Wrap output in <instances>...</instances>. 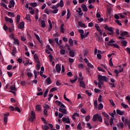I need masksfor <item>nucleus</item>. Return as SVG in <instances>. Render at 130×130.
<instances>
[{"instance_id": "obj_26", "label": "nucleus", "mask_w": 130, "mask_h": 130, "mask_svg": "<svg viewBox=\"0 0 130 130\" xmlns=\"http://www.w3.org/2000/svg\"><path fill=\"white\" fill-rule=\"evenodd\" d=\"M36 110L37 111H41V107L40 105H38L36 106Z\"/></svg>"}, {"instance_id": "obj_54", "label": "nucleus", "mask_w": 130, "mask_h": 130, "mask_svg": "<svg viewBox=\"0 0 130 130\" xmlns=\"http://www.w3.org/2000/svg\"><path fill=\"white\" fill-rule=\"evenodd\" d=\"M52 97H53V94H52V93L49 94V97L48 98V101H50V100H51V98H52Z\"/></svg>"}, {"instance_id": "obj_32", "label": "nucleus", "mask_w": 130, "mask_h": 130, "mask_svg": "<svg viewBox=\"0 0 130 130\" xmlns=\"http://www.w3.org/2000/svg\"><path fill=\"white\" fill-rule=\"evenodd\" d=\"M58 4L60 6V8H63V6H64V4H63V1L62 0H60Z\"/></svg>"}, {"instance_id": "obj_16", "label": "nucleus", "mask_w": 130, "mask_h": 130, "mask_svg": "<svg viewBox=\"0 0 130 130\" xmlns=\"http://www.w3.org/2000/svg\"><path fill=\"white\" fill-rule=\"evenodd\" d=\"M67 19L69 20L70 19V18H71V16L72 15V13H71V11H70V9L67 10Z\"/></svg>"}, {"instance_id": "obj_19", "label": "nucleus", "mask_w": 130, "mask_h": 130, "mask_svg": "<svg viewBox=\"0 0 130 130\" xmlns=\"http://www.w3.org/2000/svg\"><path fill=\"white\" fill-rule=\"evenodd\" d=\"M116 112L119 115H123V114H124V112L121 111L119 109H117Z\"/></svg>"}, {"instance_id": "obj_22", "label": "nucleus", "mask_w": 130, "mask_h": 130, "mask_svg": "<svg viewBox=\"0 0 130 130\" xmlns=\"http://www.w3.org/2000/svg\"><path fill=\"white\" fill-rule=\"evenodd\" d=\"M8 16H9V17H11V18H14V17H15V14L11 12H8Z\"/></svg>"}, {"instance_id": "obj_40", "label": "nucleus", "mask_w": 130, "mask_h": 130, "mask_svg": "<svg viewBox=\"0 0 130 130\" xmlns=\"http://www.w3.org/2000/svg\"><path fill=\"white\" fill-rule=\"evenodd\" d=\"M30 6L32 7L33 8H35L37 7V3H32L30 4Z\"/></svg>"}, {"instance_id": "obj_48", "label": "nucleus", "mask_w": 130, "mask_h": 130, "mask_svg": "<svg viewBox=\"0 0 130 130\" xmlns=\"http://www.w3.org/2000/svg\"><path fill=\"white\" fill-rule=\"evenodd\" d=\"M78 68L79 69H84V68H85V66H84L83 63H80L78 65Z\"/></svg>"}, {"instance_id": "obj_18", "label": "nucleus", "mask_w": 130, "mask_h": 130, "mask_svg": "<svg viewBox=\"0 0 130 130\" xmlns=\"http://www.w3.org/2000/svg\"><path fill=\"white\" fill-rule=\"evenodd\" d=\"M102 115H103V116H104V117H106V118H108V119H109V115H108V114H107L106 112H102Z\"/></svg>"}, {"instance_id": "obj_15", "label": "nucleus", "mask_w": 130, "mask_h": 130, "mask_svg": "<svg viewBox=\"0 0 130 130\" xmlns=\"http://www.w3.org/2000/svg\"><path fill=\"white\" fill-rule=\"evenodd\" d=\"M80 86L82 88H86V84L85 83V82L83 81H80Z\"/></svg>"}, {"instance_id": "obj_45", "label": "nucleus", "mask_w": 130, "mask_h": 130, "mask_svg": "<svg viewBox=\"0 0 130 130\" xmlns=\"http://www.w3.org/2000/svg\"><path fill=\"white\" fill-rule=\"evenodd\" d=\"M48 92H49L48 89H47L44 93V97L45 98V97H47V94H48Z\"/></svg>"}, {"instance_id": "obj_12", "label": "nucleus", "mask_w": 130, "mask_h": 130, "mask_svg": "<svg viewBox=\"0 0 130 130\" xmlns=\"http://www.w3.org/2000/svg\"><path fill=\"white\" fill-rule=\"evenodd\" d=\"M18 27L19 29H23V28H24V27H25V23H24V22H21L18 24Z\"/></svg>"}, {"instance_id": "obj_49", "label": "nucleus", "mask_w": 130, "mask_h": 130, "mask_svg": "<svg viewBox=\"0 0 130 130\" xmlns=\"http://www.w3.org/2000/svg\"><path fill=\"white\" fill-rule=\"evenodd\" d=\"M121 105V106H122V107L123 108H127V107H128V106L127 105H126L125 104H124L123 103H122Z\"/></svg>"}, {"instance_id": "obj_4", "label": "nucleus", "mask_w": 130, "mask_h": 130, "mask_svg": "<svg viewBox=\"0 0 130 130\" xmlns=\"http://www.w3.org/2000/svg\"><path fill=\"white\" fill-rule=\"evenodd\" d=\"M31 117H29L28 119L29 121H31L33 122L34 121V119L36 118V115H35V112L32 111L31 113Z\"/></svg>"}, {"instance_id": "obj_59", "label": "nucleus", "mask_w": 130, "mask_h": 130, "mask_svg": "<svg viewBox=\"0 0 130 130\" xmlns=\"http://www.w3.org/2000/svg\"><path fill=\"white\" fill-rule=\"evenodd\" d=\"M86 125L89 129H92V126L91 125V124L90 123H87Z\"/></svg>"}, {"instance_id": "obj_23", "label": "nucleus", "mask_w": 130, "mask_h": 130, "mask_svg": "<svg viewBox=\"0 0 130 130\" xmlns=\"http://www.w3.org/2000/svg\"><path fill=\"white\" fill-rule=\"evenodd\" d=\"M21 19V16L18 14L16 16V24H18L20 22V19Z\"/></svg>"}, {"instance_id": "obj_3", "label": "nucleus", "mask_w": 130, "mask_h": 130, "mask_svg": "<svg viewBox=\"0 0 130 130\" xmlns=\"http://www.w3.org/2000/svg\"><path fill=\"white\" fill-rule=\"evenodd\" d=\"M112 43H115V41L113 40H111L108 43V45L109 46H113L115 47V48H117L118 49H119V46L116 44H112Z\"/></svg>"}, {"instance_id": "obj_27", "label": "nucleus", "mask_w": 130, "mask_h": 130, "mask_svg": "<svg viewBox=\"0 0 130 130\" xmlns=\"http://www.w3.org/2000/svg\"><path fill=\"white\" fill-rule=\"evenodd\" d=\"M48 57L50 62H52V61L53 60V56L52 55V54H50L48 56Z\"/></svg>"}, {"instance_id": "obj_62", "label": "nucleus", "mask_w": 130, "mask_h": 130, "mask_svg": "<svg viewBox=\"0 0 130 130\" xmlns=\"http://www.w3.org/2000/svg\"><path fill=\"white\" fill-rule=\"evenodd\" d=\"M90 115H87L85 117V120L86 121L88 122L90 120Z\"/></svg>"}, {"instance_id": "obj_43", "label": "nucleus", "mask_w": 130, "mask_h": 130, "mask_svg": "<svg viewBox=\"0 0 130 130\" xmlns=\"http://www.w3.org/2000/svg\"><path fill=\"white\" fill-rule=\"evenodd\" d=\"M14 44H17V45H20V42L17 39H14Z\"/></svg>"}, {"instance_id": "obj_24", "label": "nucleus", "mask_w": 130, "mask_h": 130, "mask_svg": "<svg viewBox=\"0 0 130 130\" xmlns=\"http://www.w3.org/2000/svg\"><path fill=\"white\" fill-rule=\"evenodd\" d=\"M47 85H50L51 84V79H50V77H48L46 80Z\"/></svg>"}, {"instance_id": "obj_36", "label": "nucleus", "mask_w": 130, "mask_h": 130, "mask_svg": "<svg viewBox=\"0 0 130 130\" xmlns=\"http://www.w3.org/2000/svg\"><path fill=\"white\" fill-rule=\"evenodd\" d=\"M108 31L111 32L110 33H109V35H112V34H113V30L112 29V27H109Z\"/></svg>"}, {"instance_id": "obj_31", "label": "nucleus", "mask_w": 130, "mask_h": 130, "mask_svg": "<svg viewBox=\"0 0 130 130\" xmlns=\"http://www.w3.org/2000/svg\"><path fill=\"white\" fill-rule=\"evenodd\" d=\"M127 34H128V32L127 31H124V32H121L120 36L123 37L124 36H126V35H127Z\"/></svg>"}, {"instance_id": "obj_52", "label": "nucleus", "mask_w": 130, "mask_h": 130, "mask_svg": "<svg viewBox=\"0 0 130 130\" xmlns=\"http://www.w3.org/2000/svg\"><path fill=\"white\" fill-rule=\"evenodd\" d=\"M98 71H99L100 72H103V73H105V72H106L105 70H104V69H103L101 67H98Z\"/></svg>"}, {"instance_id": "obj_33", "label": "nucleus", "mask_w": 130, "mask_h": 130, "mask_svg": "<svg viewBox=\"0 0 130 130\" xmlns=\"http://www.w3.org/2000/svg\"><path fill=\"white\" fill-rule=\"evenodd\" d=\"M87 67L88 69H94V66H93L91 63L88 62L87 63Z\"/></svg>"}, {"instance_id": "obj_47", "label": "nucleus", "mask_w": 130, "mask_h": 130, "mask_svg": "<svg viewBox=\"0 0 130 130\" xmlns=\"http://www.w3.org/2000/svg\"><path fill=\"white\" fill-rule=\"evenodd\" d=\"M109 66L110 67H113V62H112V58H111L109 60Z\"/></svg>"}, {"instance_id": "obj_20", "label": "nucleus", "mask_w": 130, "mask_h": 130, "mask_svg": "<svg viewBox=\"0 0 130 130\" xmlns=\"http://www.w3.org/2000/svg\"><path fill=\"white\" fill-rule=\"evenodd\" d=\"M63 26H64V24H62L60 25V32H61V33H64V28H63Z\"/></svg>"}, {"instance_id": "obj_17", "label": "nucleus", "mask_w": 130, "mask_h": 130, "mask_svg": "<svg viewBox=\"0 0 130 130\" xmlns=\"http://www.w3.org/2000/svg\"><path fill=\"white\" fill-rule=\"evenodd\" d=\"M124 123H125V124H127L128 129H130V120L128 121L127 119H125V121H124Z\"/></svg>"}, {"instance_id": "obj_42", "label": "nucleus", "mask_w": 130, "mask_h": 130, "mask_svg": "<svg viewBox=\"0 0 130 130\" xmlns=\"http://www.w3.org/2000/svg\"><path fill=\"white\" fill-rule=\"evenodd\" d=\"M58 12V9H56L54 10H52L51 11V13H52V14H57Z\"/></svg>"}, {"instance_id": "obj_1", "label": "nucleus", "mask_w": 130, "mask_h": 130, "mask_svg": "<svg viewBox=\"0 0 130 130\" xmlns=\"http://www.w3.org/2000/svg\"><path fill=\"white\" fill-rule=\"evenodd\" d=\"M98 79L99 80V82L101 83V85H103L104 84V82H108L107 80H108L107 77L105 76H102L100 74L98 75Z\"/></svg>"}, {"instance_id": "obj_57", "label": "nucleus", "mask_w": 130, "mask_h": 130, "mask_svg": "<svg viewBox=\"0 0 130 130\" xmlns=\"http://www.w3.org/2000/svg\"><path fill=\"white\" fill-rule=\"evenodd\" d=\"M10 89L12 90V91H17V88L15 86H11Z\"/></svg>"}, {"instance_id": "obj_28", "label": "nucleus", "mask_w": 130, "mask_h": 130, "mask_svg": "<svg viewBox=\"0 0 130 130\" xmlns=\"http://www.w3.org/2000/svg\"><path fill=\"white\" fill-rule=\"evenodd\" d=\"M63 98H64V100H66V101H68V102H69V103H72V101L70 99H68V98H67L66 94H64L63 95Z\"/></svg>"}, {"instance_id": "obj_2", "label": "nucleus", "mask_w": 130, "mask_h": 130, "mask_svg": "<svg viewBox=\"0 0 130 130\" xmlns=\"http://www.w3.org/2000/svg\"><path fill=\"white\" fill-rule=\"evenodd\" d=\"M92 119L93 121H97V120H99L100 122H102L103 121L102 116L98 114L93 115Z\"/></svg>"}, {"instance_id": "obj_53", "label": "nucleus", "mask_w": 130, "mask_h": 130, "mask_svg": "<svg viewBox=\"0 0 130 130\" xmlns=\"http://www.w3.org/2000/svg\"><path fill=\"white\" fill-rule=\"evenodd\" d=\"M95 28L96 29V30H97L98 31H99V30L101 29H100V26H99V25H98V24H97V23H95Z\"/></svg>"}, {"instance_id": "obj_64", "label": "nucleus", "mask_w": 130, "mask_h": 130, "mask_svg": "<svg viewBox=\"0 0 130 130\" xmlns=\"http://www.w3.org/2000/svg\"><path fill=\"white\" fill-rule=\"evenodd\" d=\"M44 12H45V14H47V15H49V11H48V8H46L44 10Z\"/></svg>"}, {"instance_id": "obj_21", "label": "nucleus", "mask_w": 130, "mask_h": 130, "mask_svg": "<svg viewBox=\"0 0 130 130\" xmlns=\"http://www.w3.org/2000/svg\"><path fill=\"white\" fill-rule=\"evenodd\" d=\"M121 44L122 45V46L125 47L127 44V42L125 40H123L121 41Z\"/></svg>"}, {"instance_id": "obj_34", "label": "nucleus", "mask_w": 130, "mask_h": 130, "mask_svg": "<svg viewBox=\"0 0 130 130\" xmlns=\"http://www.w3.org/2000/svg\"><path fill=\"white\" fill-rule=\"evenodd\" d=\"M69 43L70 46H73V44H74V41H73V39H69Z\"/></svg>"}, {"instance_id": "obj_56", "label": "nucleus", "mask_w": 130, "mask_h": 130, "mask_svg": "<svg viewBox=\"0 0 130 130\" xmlns=\"http://www.w3.org/2000/svg\"><path fill=\"white\" fill-rule=\"evenodd\" d=\"M82 124L81 123V122H79L78 125H77V128L78 129H82Z\"/></svg>"}, {"instance_id": "obj_58", "label": "nucleus", "mask_w": 130, "mask_h": 130, "mask_svg": "<svg viewBox=\"0 0 130 130\" xmlns=\"http://www.w3.org/2000/svg\"><path fill=\"white\" fill-rule=\"evenodd\" d=\"M51 29H52V24H49V28H48V31L50 32L51 30Z\"/></svg>"}, {"instance_id": "obj_44", "label": "nucleus", "mask_w": 130, "mask_h": 130, "mask_svg": "<svg viewBox=\"0 0 130 130\" xmlns=\"http://www.w3.org/2000/svg\"><path fill=\"white\" fill-rule=\"evenodd\" d=\"M34 35L36 39H37V40L40 42V37H39V36H38V35H37V34H34Z\"/></svg>"}, {"instance_id": "obj_38", "label": "nucleus", "mask_w": 130, "mask_h": 130, "mask_svg": "<svg viewBox=\"0 0 130 130\" xmlns=\"http://www.w3.org/2000/svg\"><path fill=\"white\" fill-rule=\"evenodd\" d=\"M43 129L44 130H48V129H49V126H48L47 125H45L43 126Z\"/></svg>"}, {"instance_id": "obj_7", "label": "nucleus", "mask_w": 130, "mask_h": 130, "mask_svg": "<svg viewBox=\"0 0 130 130\" xmlns=\"http://www.w3.org/2000/svg\"><path fill=\"white\" fill-rule=\"evenodd\" d=\"M59 112H61V113H62V114H67V113H68L67 112V110L65 108H59Z\"/></svg>"}, {"instance_id": "obj_60", "label": "nucleus", "mask_w": 130, "mask_h": 130, "mask_svg": "<svg viewBox=\"0 0 130 130\" xmlns=\"http://www.w3.org/2000/svg\"><path fill=\"white\" fill-rule=\"evenodd\" d=\"M86 94H88V96H90L92 95V93L90 92H89V90H85Z\"/></svg>"}, {"instance_id": "obj_51", "label": "nucleus", "mask_w": 130, "mask_h": 130, "mask_svg": "<svg viewBox=\"0 0 130 130\" xmlns=\"http://www.w3.org/2000/svg\"><path fill=\"white\" fill-rule=\"evenodd\" d=\"M25 19H26V20H27V21H31V18H30V15H29L28 14H27V15H26Z\"/></svg>"}, {"instance_id": "obj_9", "label": "nucleus", "mask_w": 130, "mask_h": 130, "mask_svg": "<svg viewBox=\"0 0 130 130\" xmlns=\"http://www.w3.org/2000/svg\"><path fill=\"white\" fill-rule=\"evenodd\" d=\"M34 58L37 62V63H40V61H39V58L38 57V56L37 55V54H35L34 55Z\"/></svg>"}, {"instance_id": "obj_39", "label": "nucleus", "mask_w": 130, "mask_h": 130, "mask_svg": "<svg viewBox=\"0 0 130 130\" xmlns=\"http://www.w3.org/2000/svg\"><path fill=\"white\" fill-rule=\"evenodd\" d=\"M15 53H17V50L16 49V48L13 47V49L12 50V55H15Z\"/></svg>"}, {"instance_id": "obj_63", "label": "nucleus", "mask_w": 130, "mask_h": 130, "mask_svg": "<svg viewBox=\"0 0 130 130\" xmlns=\"http://www.w3.org/2000/svg\"><path fill=\"white\" fill-rule=\"evenodd\" d=\"M102 95H101V94H100L99 95V97L98 98V101L99 102H102Z\"/></svg>"}, {"instance_id": "obj_29", "label": "nucleus", "mask_w": 130, "mask_h": 130, "mask_svg": "<svg viewBox=\"0 0 130 130\" xmlns=\"http://www.w3.org/2000/svg\"><path fill=\"white\" fill-rule=\"evenodd\" d=\"M98 109L99 110H102V109H103V104H102V103H100L99 105Z\"/></svg>"}, {"instance_id": "obj_10", "label": "nucleus", "mask_w": 130, "mask_h": 130, "mask_svg": "<svg viewBox=\"0 0 130 130\" xmlns=\"http://www.w3.org/2000/svg\"><path fill=\"white\" fill-rule=\"evenodd\" d=\"M81 8L83 12H88V8H87V6H86V5L82 4L81 5Z\"/></svg>"}, {"instance_id": "obj_35", "label": "nucleus", "mask_w": 130, "mask_h": 130, "mask_svg": "<svg viewBox=\"0 0 130 130\" xmlns=\"http://www.w3.org/2000/svg\"><path fill=\"white\" fill-rule=\"evenodd\" d=\"M46 48L48 50H50V51H53V50L50 47V45H47Z\"/></svg>"}, {"instance_id": "obj_13", "label": "nucleus", "mask_w": 130, "mask_h": 130, "mask_svg": "<svg viewBox=\"0 0 130 130\" xmlns=\"http://www.w3.org/2000/svg\"><path fill=\"white\" fill-rule=\"evenodd\" d=\"M78 25L79 26V27L87 28V25H86V24H85L84 23H82V22L81 21H78Z\"/></svg>"}, {"instance_id": "obj_5", "label": "nucleus", "mask_w": 130, "mask_h": 130, "mask_svg": "<svg viewBox=\"0 0 130 130\" xmlns=\"http://www.w3.org/2000/svg\"><path fill=\"white\" fill-rule=\"evenodd\" d=\"M10 115V113H6L4 114V122L5 124L8 123V116Z\"/></svg>"}, {"instance_id": "obj_37", "label": "nucleus", "mask_w": 130, "mask_h": 130, "mask_svg": "<svg viewBox=\"0 0 130 130\" xmlns=\"http://www.w3.org/2000/svg\"><path fill=\"white\" fill-rule=\"evenodd\" d=\"M9 4H10V5L12 6L13 8H14V7H15V1L14 0L10 1Z\"/></svg>"}, {"instance_id": "obj_14", "label": "nucleus", "mask_w": 130, "mask_h": 130, "mask_svg": "<svg viewBox=\"0 0 130 130\" xmlns=\"http://www.w3.org/2000/svg\"><path fill=\"white\" fill-rule=\"evenodd\" d=\"M5 21L6 22H10L11 23V24H12V23H13L14 21L13 20V19L12 18H10L8 17H5Z\"/></svg>"}, {"instance_id": "obj_8", "label": "nucleus", "mask_w": 130, "mask_h": 130, "mask_svg": "<svg viewBox=\"0 0 130 130\" xmlns=\"http://www.w3.org/2000/svg\"><path fill=\"white\" fill-rule=\"evenodd\" d=\"M55 69L57 73H60L61 71V67L59 66V64H57L55 66Z\"/></svg>"}, {"instance_id": "obj_41", "label": "nucleus", "mask_w": 130, "mask_h": 130, "mask_svg": "<svg viewBox=\"0 0 130 130\" xmlns=\"http://www.w3.org/2000/svg\"><path fill=\"white\" fill-rule=\"evenodd\" d=\"M12 68L13 66H12V64H9L7 66V70H8V71H11V70H12Z\"/></svg>"}, {"instance_id": "obj_55", "label": "nucleus", "mask_w": 130, "mask_h": 130, "mask_svg": "<svg viewBox=\"0 0 130 130\" xmlns=\"http://www.w3.org/2000/svg\"><path fill=\"white\" fill-rule=\"evenodd\" d=\"M41 66L40 65V64L39 63H38L37 65H36V70L37 71H39V70H40V68H41Z\"/></svg>"}, {"instance_id": "obj_30", "label": "nucleus", "mask_w": 130, "mask_h": 130, "mask_svg": "<svg viewBox=\"0 0 130 130\" xmlns=\"http://www.w3.org/2000/svg\"><path fill=\"white\" fill-rule=\"evenodd\" d=\"M69 54L71 57H75V53L73 51H70L69 52Z\"/></svg>"}, {"instance_id": "obj_6", "label": "nucleus", "mask_w": 130, "mask_h": 130, "mask_svg": "<svg viewBox=\"0 0 130 130\" xmlns=\"http://www.w3.org/2000/svg\"><path fill=\"white\" fill-rule=\"evenodd\" d=\"M63 122H64L65 123H71V120H70V117H63L62 119Z\"/></svg>"}, {"instance_id": "obj_50", "label": "nucleus", "mask_w": 130, "mask_h": 130, "mask_svg": "<svg viewBox=\"0 0 130 130\" xmlns=\"http://www.w3.org/2000/svg\"><path fill=\"white\" fill-rule=\"evenodd\" d=\"M113 119H114L113 118L111 117V118L109 120V123H110V125H112V124H113Z\"/></svg>"}, {"instance_id": "obj_25", "label": "nucleus", "mask_w": 130, "mask_h": 130, "mask_svg": "<svg viewBox=\"0 0 130 130\" xmlns=\"http://www.w3.org/2000/svg\"><path fill=\"white\" fill-rule=\"evenodd\" d=\"M47 112H48L47 109H45L44 110V115L45 117H47V116H48V114H47Z\"/></svg>"}, {"instance_id": "obj_61", "label": "nucleus", "mask_w": 130, "mask_h": 130, "mask_svg": "<svg viewBox=\"0 0 130 130\" xmlns=\"http://www.w3.org/2000/svg\"><path fill=\"white\" fill-rule=\"evenodd\" d=\"M61 102H59L58 101H55V104L58 106H60V105H61Z\"/></svg>"}, {"instance_id": "obj_46", "label": "nucleus", "mask_w": 130, "mask_h": 130, "mask_svg": "<svg viewBox=\"0 0 130 130\" xmlns=\"http://www.w3.org/2000/svg\"><path fill=\"white\" fill-rule=\"evenodd\" d=\"M60 54H62V55H63V54H66V50L64 49H61L60 51Z\"/></svg>"}, {"instance_id": "obj_11", "label": "nucleus", "mask_w": 130, "mask_h": 130, "mask_svg": "<svg viewBox=\"0 0 130 130\" xmlns=\"http://www.w3.org/2000/svg\"><path fill=\"white\" fill-rule=\"evenodd\" d=\"M40 21L41 22V25H42V27L43 28H45V27L46 26V25L45 24V21L42 20H41V19L40 18L39 20V22H40Z\"/></svg>"}]
</instances>
